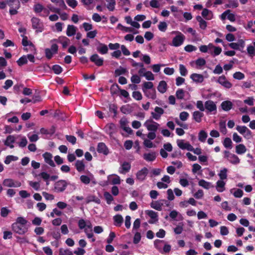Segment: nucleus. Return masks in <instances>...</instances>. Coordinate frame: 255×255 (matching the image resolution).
I'll return each instance as SVG.
<instances>
[{
	"label": "nucleus",
	"mask_w": 255,
	"mask_h": 255,
	"mask_svg": "<svg viewBox=\"0 0 255 255\" xmlns=\"http://www.w3.org/2000/svg\"><path fill=\"white\" fill-rule=\"evenodd\" d=\"M27 221L22 217H18L15 222L12 224V229L14 232L19 235H23L28 231L26 227Z\"/></svg>",
	"instance_id": "nucleus-1"
},
{
	"label": "nucleus",
	"mask_w": 255,
	"mask_h": 255,
	"mask_svg": "<svg viewBox=\"0 0 255 255\" xmlns=\"http://www.w3.org/2000/svg\"><path fill=\"white\" fill-rule=\"evenodd\" d=\"M32 28L36 30L37 33L41 32L44 30L43 22L38 18L33 17L31 19Z\"/></svg>",
	"instance_id": "nucleus-2"
},
{
	"label": "nucleus",
	"mask_w": 255,
	"mask_h": 255,
	"mask_svg": "<svg viewBox=\"0 0 255 255\" xmlns=\"http://www.w3.org/2000/svg\"><path fill=\"white\" fill-rule=\"evenodd\" d=\"M6 4L10 7L9 13L11 15H15L17 14V9L20 6L19 1H5Z\"/></svg>",
	"instance_id": "nucleus-3"
},
{
	"label": "nucleus",
	"mask_w": 255,
	"mask_h": 255,
	"mask_svg": "<svg viewBox=\"0 0 255 255\" xmlns=\"http://www.w3.org/2000/svg\"><path fill=\"white\" fill-rule=\"evenodd\" d=\"M68 183L65 180H59L54 183V190L57 192H62L67 188Z\"/></svg>",
	"instance_id": "nucleus-4"
},
{
	"label": "nucleus",
	"mask_w": 255,
	"mask_h": 255,
	"mask_svg": "<svg viewBox=\"0 0 255 255\" xmlns=\"http://www.w3.org/2000/svg\"><path fill=\"white\" fill-rule=\"evenodd\" d=\"M58 50V46L56 44H53L51 46V48H46L45 49V56L48 59L50 60L53 57V55L54 54H56L57 53Z\"/></svg>",
	"instance_id": "nucleus-5"
},
{
	"label": "nucleus",
	"mask_w": 255,
	"mask_h": 255,
	"mask_svg": "<svg viewBox=\"0 0 255 255\" xmlns=\"http://www.w3.org/2000/svg\"><path fill=\"white\" fill-rule=\"evenodd\" d=\"M144 126L147 128L148 130L155 132L157 130L159 125L151 119L147 120L144 123Z\"/></svg>",
	"instance_id": "nucleus-6"
},
{
	"label": "nucleus",
	"mask_w": 255,
	"mask_h": 255,
	"mask_svg": "<svg viewBox=\"0 0 255 255\" xmlns=\"http://www.w3.org/2000/svg\"><path fill=\"white\" fill-rule=\"evenodd\" d=\"M173 38L172 45L175 47H178L182 44L185 39L184 35L181 32Z\"/></svg>",
	"instance_id": "nucleus-7"
},
{
	"label": "nucleus",
	"mask_w": 255,
	"mask_h": 255,
	"mask_svg": "<svg viewBox=\"0 0 255 255\" xmlns=\"http://www.w3.org/2000/svg\"><path fill=\"white\" fill-rule=\"evenodd\" d=\"M217 82L227 89H230L233 86L232 84L227 80L226 76L224 75L220 76Z\"/></svg>",
	"instance_id": "nucleus-8"
},
{
	"label": "nucleus",
	"mask_w": 255,
	"mask_h": 255,
	"mask_svg": "<svg viewBox=\"0 0 255 255\" xmlns=\"http://www.w3.org/2000/svg\"><path fill=\"white\" fill-rule=\"evenodd\" d=\"M90 60L99 67L102 66L104 64V59L102 58H100L97 54H94L91 55L90 57Z\"/></svg>",
	"instance_id": "nucleus-9"
},
{
	"label": "nucleus",
	"mask_w": 255,
	"mask_h": 255,
	"mask_svg": "<svg viewBox=\"0 0 255 255\" xmlns=\"http://www.w3.org/2000/svg\"><path fill=\"white\" fill-rule=\"evenodd\" d=\"M148 173V170L146 167L142 168L140 170H139L136 174V178L137 180L143 181L145 180L146 176Z\"/></svg>",
	"instance_id": "nucleus-10"
},
{
	"label": "nucleus",
	"mask_w": 255,
	"mask_h": 255,
	"mask_svg": "<svg viewBox=\"0 0 255 255\" xmlns=\"http://www.w3.org/2000/svg\"><path fill=\"white\" fill-rule=\"evenodd\" d=\"M45 162L51 167H55V164L52 160V155L51 153L46 152L42 155Z\"/></svg>",
	"instance_id": "nucleus-11"
},
{
	"label": "nucleus",
	"mask_w": 255,
	"mask_h": 255,
	"mask_svg": "<svg viewBox=\"0 0 255 255\" xmlns=\"http://www.w3.org/2000/svg\"><path fill=\"white\" fill-rule=\"evenodd\" d=\"M205 109H206L209 112L216 111L217 106L214 102L212 100H208L205 103Z\"/></svg>",
	"instance_id": "nucleus-12"
},
{
	"label": "nucleus",
	"mask_w": 255,
	"mask_h": 255,
	"mask_svg": "<svg viewBox=\"0 0 255 255\" xmlns=\"http://www.w3.org/2000/svg\"><path fill=\"white\" fill-rule=\"evenodd\" d=\"M97 151L100 153L107 155L109 154V149L105 143L100 142L98 143L97 148Z\"/></svg>",
	"instance_id": "nucleus-13"
},
{
	"label": "nucleus",
	"mask_w": 255,
	"mask_h": 255,
	"mask_svg": "<svg viewBox=\"0 0 255 255\" xmlns=\"http://www.w3.org/2000/svg\"><path fill=\"white\" fill-rule=\"evenodd\" d=\"M146 213L152 219L148 221V223L149 224H154L158 221V214L157 212H155L153 210H147L146 211Z\"/></svg>",
	"instance_id": "nucleus-14"
},
{
	"label": "nucleus",
	"mask_w": 255,
	"mask_h": 255,
	"mask_svg": "<svg viewBox=\"0 0 255 255\" xmlns=\"http://www.w3.org/2000/svg\"><path fill=\"white\" fill-rule=\"evenodd\" d=\"M190 78L197 83H201L204 81V76L200 74L193 73L190 75Z\"/></svg>",
	"instance_id": "nucleus-15"
},
{
	"label": "nucleus",
	"mask_w": 255,
	"mask_h": 255,
	"mask_svg": "<svg viewBox=\"0 0 255 255\" xmlns=\"http://www.w3.org/2000/svg\"><path fill=\"white\" fill-rule=\"evenodd\" d=\"M177 145L182 149H187L189 151L192 150L193 146L189 142L184 143L183 140H178Z\"/></svg>",
	"instance_id": "nucleus-16"
},
{
	"label": "nucleus",
	"mask_w": 255,
	"mask_h": 255,
	"mask_svg": "<svg viewBox=\"0 0 255 255\" xmlns=\"http://www.w3.org/2000/svg\"><path fill=\"white\" fill-rule=\"evenodd\" d=\"M99 46L97 48V51L101 54H107L108 52V47L107 45L98 41Z\"/></svg>",
	"instance_id": "nucleus-17"
},
{
	"label": "nucleus",
	"mask_w": 255,
	"mask_h": 255,
	"mask_svg": "<svg viewBox=\"0 0 255 255\" xmlns=\"http://www.w3.org/2000/svg\"><path fill=\"white\" fill-rule=\"evenodd\" d=\"M15 138L13 135H9L7 136L6 140L4 141V144L6 146H9L10 148H13L14 145L12 144L15 142Z\"/></svg>",
	"instance_id": "nucleus-18"
},
{
	"label": "nucleus",
	"mask_w": 255,
	"mask_h": 255,
	"mask_svg": "<svg viewBox=\"0 0 255 255\" xmlns=\"http://www.w3.org/2000/svg\"><path fill=\"white\" fill-rule=\"evenodd\" d=\"M114 225L117 227H121L122 225L124 219L121 215L117 214L114 216Z\"/></svg>",
	"instance_id": "nucleus-19"
},
{
	"label": "nucleus",
	"mask_w": 255,
	"mask_h": 255,
	"mask_svg": "<svg viewBox=\"0 0 255 255\" xmlns=\"http://www.w3.org/2000/svg\"><path fill=\"white\" fill-rule=\"evenodd\" d=\"M233 103L230 101H225L221 103L222 109L225 111H229L233 108Z\"/></svg>",
	"instance_id": "nucleus-20"
},
{
	"label": "nucleus",
	"mask_w": 255,
	"mask_h": 255,
	"mask_svg": "<svg viewBox=\"0 0 255 255\" xmlns=\"http://www.w3.org/2000/svg\"><path fill=\"white\" fill-rule=\"evenodd\" d=\"M143 157L146 161H153L155 159L156 154L155 152H151L148 153H145L143 154Z\"/></svg>",
	"instance_id": "nucleus-21"
},
{
	"label": "nucleus",
	"mask_w": 255,
	"mask_h": 255,
	"mask_svg": "<svg viewBox=\"0 0 255 255\" xmlns=\"http://www.w3.org/2000/svg\"><path fill=\"white\" fill-rule=\"evenodd\" d=\"M247 148L243 144H239L236 146V152L238 154H243L246 152Z\"/></svg>",
	"instance_id": "nucleus-22"
},
{
	"label": "nucleus",
	"mask_w": 255,
	"mask_h": 255,
	"mask_svg": "<svg viewBox=\"0 0 255 255\" xmlns=\"http://www.w3.org/2000/svg\"><path fill=\"white\" fill-rule=\"evenodd\" d=\"M163 206L162 203H161L160 200H157L156 201H152L150 203V207L157 211H161L162 207Z\"/></svg>",
	"instance_id": "nucleus-23"
},
{
	"label": "nucleus",
	"mask_w": 255,
	"mask_h": 255,
	"mask_svg": "<svg viewBox=\"0 0 255 255\" xmlns=\"http://www.w3.org/2000/svg\"><path fill=\"white\" fill-rule=\"evenodd\" d=\"M167 83L165 81H161L159 83L157 90L160 93L163 94L165 93L167 90Z\"/></svg>",
	"instance_id": "nucleus-24"
},
{
	"label": "nucleus",
	"mask_w": 255,
	"mask_h": 255,
	"mask_svg": "<svg viewBox=\"0 0 255 255\" xmlns=\"http://www.w3.org/2000/svg\"><path fill=\"white\" fill-rule=\"evenodd\" d=\"M76 27L73 25H68L67 28L66 34L68 36L74 35L76 33Z\"/></svg>",
	"instance_id": "nucleus-25"
},
{
	"label": "nucleus",
	"mask_w": 255,
	"mask_h": 255,
	"mask_svg": "<svg viewBox=\"0 0 255 255\" xmlns=\"http://www.w3.org/2000/svg\"><path fill=\"white\" fill-rule=\"evenodd\" d=\"M75 166L78 172L83 171L85 168V165L83 160H77L75 164Z\"/></svg>",
	"instance_id": "nucleus-26"
},
{
	"label": "nucleus",
	"mask_w": 255,
	"mask_h": 255,
	"mask_svg": "<svg viewBox=\"0 0 255 255\" xmlns=\"http://www.w3.org/2000/svg\"><path fill=\"white\" fill-rule=\"evenodd\" d=\"M130 164L128 162L125 161L122 165V170L120 171V173L122 174H126L130 170Z\"/></svg>",
	"instance_id": "nucleus-27"
},
{
	"label": "nucleus",
	"mask_w": 255,
	"mask_h": 255,
	"mask_svg": "<svg viewBox=\"0 0 255 255\" xmlns=\"http://www.w3.org/2000/svg\"><path fill=\"white\" fill-rule=\"evenodd\" d=\"M203 116V113L199 111H195L193 113V118L197 123H200L201 122V119Z\"/></svg>",
	"instance_id": "nucleus-28"
},
{
	"label": "nucleus",
	"mask_w": 255,
	"mask_h": 255,
	"mask_svg": "<svg viewBox=\"0 0 255 255\" xmlns=\"http://www.w3.org/2000/svg\"><path fill=\"white\" fill-rule=\"evenodd\" d=\"M216 189L219 192H222L225 190V182L222 180H218L216 183Z\"/></svg>",
	"instance_id": "nucleus-29"
},
{
	"label": "nucleus",
	"mask_w": 255,
	"mask_h": 255,
	"mask_svg": "<svg viewBox=\"0 0 255 255\" xmlns=\"http://www.w3.org/2000/svg\"><path fill=\"white\" fill-rule=\"evenodd\" d=\"M145 96L148 98L155 100L156 98V91L154 89H152L150 91H146L143 92Z\"/></svg>",
	"instance_id": "nucleus-30"
},
{
	"label": "nucleus",
	"mask_w": 255,
	"mask_h": 255,
	"mask_svg": "<svg viewBox=\"0 0 255 255\" xmlns=\"http://www.w3.org/2000/svg\"><path fill=\"white\" fill-rule=\"evenodd\" d=\"M94 202L98 204H100L101 203L100 199L98 197L95 195L89 196L87 198V203H89L90 202Z\"/></svg>",
	"instance_id": "nucleus-31"
},
{
	"label": "nucleus",
	"mask_w": 255,
	"mask_h": 255,
	"mask_svg": "<svg viewBox=\"0 0 255 255\" xmlns=\"http://www.w3.org/2000/svg\"><path fill=\"white\" fill-rule=\"evenodd\" d=\"M198 184L200 186H201L206 189H209L211 187H213V186H211V183L207 182L204 179H201L199 180Z\"/></svg>",
	"instance_id": "nucleus-32"
},
{
	"label": "nucleus",
	"mask_w": 255,
	"mask_h": 255,
	"mask_svg": "<svg viewBox=\"0 0 255 255\" xmlns=\"http://www.w3.org/2000/svg\"><path fill=\"white\" fill-rule=\"evenodd\" d=\"M207 136V133L205 130H201L198 134V139L200 141L204 142Z\"/></svg>",
	"instance_id": "nucleus-33"
},
{
	"label": "nucleus",
	"mask_w": 255,
	"mask_h": 255,
	"mask_svg": "<svg viewBox=\"0 0 255 255\" xmlns=\"http://www.w3.org/2000/svg\"><path fill=\"white\" fill-rule=\"evenodd\" d=\"M228 161L233 164H238L240 162V159L238 156L233 153Z\"/></svg>",
	"instance_id": "nucleus-34"
},
{
	"label": "nucleus",
	"mask_w": 255,
	"mask_h": 255,
	"mask_svg": "<svg viewBox=\"0 0 255 255\" xmlns=\"http://www.w3.org/2000/svg\"><path fill=\"white\" fill-rule=\"evenodd\" d=\"M227 172L228 169L226 168H224L223 169L220 170L218 174V176H219L220 180H224L227 178Z\"/></svg>",
	"instance_id": "nucleus-35"
},
{
	"label": "nucleus",
	"mask_w": 255,
	"mask_h": 255,
	"mask_svg": "<svg viewBox=\"0 0 255 255\" xmlns=\"http://www.w3.org/2000/svg\"><path fill=\"white\" fill-rule=\"evenodd\" d=\"M58 41L62 44V47L63 48H66L69 44L70 40L66 37H63L62 38H59Z\"/></svg>",
	"instance_id": "nucleus-36"
},
{
	"label": "nucleus",
	"mask_w": 255,
	"mask_h": 255,
	"mask_svg": "<svg viewBox=\"0 0 255 255\" xmlns=\"http://www.w3.org/2000/svg\"><path fill=\"white\" fill-rule=\"evenodd\" d=\"M127 72V70L126 68L120 67L119 68L117 69L115 71V76L117 77L121 75H124Z\"/></svg>",
	"instance_id": "nucleus-37"
},
{
	"label": "nucleus",
	"mask_w": 255,
	"mask_h": 255,
	"mask_svg": "<svg viewBox=\"0 0 255 255\" xmlns=\"http://www.w3.org/2000/svg\"><path fill=\"white\" fill-rule=\"evenodd\" d=\"M23 37L22 40V44L23 46L25 47L27 45H29L30 46L32 47L35 49V47L34 44L31 42L28 41V38L26 36L22 35Z\"/></svg>",
	"instance_id": "nucleus-38"
},
{
	"label": "nucleus",
	"mask_w": 255,
	"mask_h": 255,
	"mask_svg": "<svg viewBox=\"0 0 255 255\" xmlns=\"http://www.w3.org/2000/svg\"><path fill=\"white\" fill-rule=\"evenodd\" d=\"M153 87V84L151 82H145L143 84L142 91L143 92L146 91L147 89H152Z\"/></svg>",
	"instance_id": "nucleus-39"
},
{
	"label": "nucleus",
	"mask_w": 255,
	"mask_h": 255,
	"mask_svg": "<svg viewBox=\"0 0 255 255\" xmlns=\"http://www.w3.org/2000/svg\"><path fill=\"white\" fill-rule=\"evenodd\" d=\"M232 141L230 138L226 137L223 141V145L225 147L231 149L232 148Z\"/></svg>",
	"instance_id": "nucleus-40"
},
{
	"label": "nucleus",
	"mask_w": 255,
	"mask_h": 255,
	"mask_svg": "<svg viewBox=\"0 0 255 255\" xmlns=\"http://www.w3.org/2000/svg\"><path fill=\"white\" fill-rule=\"evenodd\" d=\"M2 184L4 186L9 187H13L14 185V180L12 179H5L3 181Z\"/></svg>",
	"instance_id": "nucleus-41"
},
{
	"label": "nucleus",
	"mask_w": 255,
	"mask_h": 255,
	"mask_svg": "<svg viewBox=\"0 0 255 255\" xmlns=\"http://www.w3.org/2000/svg\"><path fill=\"white\" fill-rule=\"evenodd\" d=\"M219 128L220 131L225 134L227 133V130L226 128V122L225 121H221L219 123Z\"/></svg>",
	"instance_id": "nucleus-42"
},
{
	"label": "nucleus",
	"mask_w": 255,
	"mask_h": 255,
	"mask_svg": "<svg viewBox=\"0 0 255 255\" xmlns=\"http://www.w3.org/2000/svg\"><path fill=\"white\" fill-rule=\"evenodd\" d=\"M18 159V157L17 156H15L13 155H7L4 161V162L6 164H9L12 161H16Z\"/></svg>",
	"instance_id": "nucleus-43"
},
{
	"label": "nucleus",
	"mask_w": 255,
	"mask_h": 255,
	"mask_svg": "<svg viewBox=\"0 0 255 255\" xmlns=\"http://www.w3.org/2000/svg\"><path fill=\"white\" fill-rule=\"evenodd\" d=\"M59 255H73V253L72 251H70V249H63V248H60L59 249Z\"/></svg>",
	"instance_id": "nucleus-44"
},
{
	"label": "nucleus",
	"mask_w": 255,
	"mask_h": 255,
	"mask_svg": "<svg viewBox=\"0 0 255 255\" xmlns=\"http://www.w3.org/2000/svg\"><path fill=\"white\" fill-rule=\"evenodd\" d=\"M54 73L57 75L60 74L63 71V68L59 65H54L52 67Z\"/></svg>",
	"instance_id": "nucleus-45"
},
{
	"label": "nucleus",
	"mask_w": 255,
	"mask_h": 255,
	"mask_svg": "<svg viewBox=\"0 0 255 255\" xmlns=\"http://www.w3.org/2000/svg\"><path fill=\"white\" fill-rule=\"evenodd\" d=\"M104 196L108 204H110L114 200L112 195L108 192H105L104 194Z\"/></svg>",
	"instance_id": "nucleus-46"
},
{
	"label": "nucleus",
	"mask_w": 255,
	"mask_h": 255,
	"mask_svg": "<svg viewBox=\"0 0 255 255\" xmlns=\"http://www.w3.org/2000/svg\"><path fill=\"white\" fill-rule=\"evenodd\" d=\"M158 29L162 32H165L167 28V24L166 22L160 21L158 25Z\"/></svg>",
	"instance_id": "nucleus-47"
},
{
	"label": "nucleus",
	"mask_w": 255,
	"mask_h": 255,
	"mask_svg": "<svg viewBox=\"0 0 255 255\" xmlns=\"http://www.w3.org/2000/svg\"><path fill=\"white\" fill-rule=\"evenodd\" d=\"M27 63V60L26 56L23 55L20 57L18 60L17 61V63L18 66H21L24 64H26Z\"/></svg>",
	"instance_id": "nucleus-48"
},
{
	"label": "nucleus",
	"mask_w": 255,
	"mask_h": 255,
	"mask_svg": "<svg viewBox=\"0 0 255 255\" xmlns=\"http://www.w3.org/2000/svg\"><path fill=\"white\" fill-rule=\"evenodd\" d=\"M132 97L137 100H141L142 98V96L141 93L139 91H133L132 94Z\"/></svg>",
	"instance_id": "nucleus-49"
},
{
	"label": "nucleus",
	"mask_w": 255,
	"mask_h": 255,
	"mask_svg": "<svg viewBox=\"0 0 255 255\" xmlns=\"http://www.w3.org/2000/svg\"><path fill=\"white\" fill-rule=\"evenodd\" d=\"M43 6L41 4L37 3L34 5V11L35 13H41L42 10H43Z\"/></svg>",
	"instance_id": "nucleus-50"
},
{
	"label": "nucleus",
	"mask_w": 255,
	"mask_h": 255,
	"mask_svg": "<svg viewBox=\"0 0 255 255\" xmlns=\"http://www.w3.org/2000/svg\"><path fill=\"white\" fill-rule=\"evenodd\" d=\"M120 90V87L117 84L115 83L113 84L110 88L111 92L112 94H115L117 93L118 90Z\"/></svg>",
	"instance_id": "nucleus-51"
},
{
	"label": "nucleus",
	"mask_w": 255,
	"mask_h": 255,
	"mask_svg": "<svg viewBox=\"0 0 255 255\" xmlns=\"http://www.w3.org/2000/svg\"><path fill=\"white\" fill-rule=\"evenodd\" d=\"M143 76L145 77L146 79L147 80H154V77L153 74L152 73L151 71H146L145 73L143 74Z\"/></svg>",
	"instance_id": "nucleus-52"
},
{
	"label": "nucleus",
	"mask_w": 255,
	"mask_h": 255,
	"mask_svg": "<svg viewBox=\"0 0 255 255\" xmlns=\"http://www.w3.org/2000/svg\"><path fill=\"white\" fill-rule=\"evenodd\" d=\"M179 71L181 76H185L187 74V70L183 64L179 65Z\"/></svg>",
	"instance_id": "nucleus-53"
},
{
	"label": "nucleus",
	"mask_w": 255,
	"mask_h": 255,
	"mask_svg": "<svg viewBox=\"0 0 255 255\" xmlns=\"http://www.w3.org/2000/svg\"><path fill=\"white\" fill-rule=\"evenodd\" d=\"M233 78L237 80H242L245 78V75L241 72H236L233 74Z\"/></svg>",
	"instance_id": "nucleus-54"
},
{
	"label": "nucleus",
	"mask_w": 255,
	"mask_h": 255,
	"mask_svg": "<svg viewBox=\"0 0 255 255\" xmlns=\"http://www.w3.org/2000/svg\"><path fill=\"white\" fill-rule=\"evenodd\" d=\"M118 107L115 104H111L109 106V111L114 114V117H116L117 115Z\"/></svg>",
	"instance_id": "nucleus-55"
},
{
	"label": "nucleus",
	"mask_w": 255,
	"mask_h": 255,
	"mask_svg": "<svg viewBox=\"0 0 255 255\" xmlns=\"http://www.w3.org/2000/svg\"><path fill=\"white\" fill-rule=\"evenodd\" d=\"M176 96L178 99H183L184 97V91L183 89H179L176 92Z\"/></svg>",
	"instance_id": "nucleus-56"
},
{
	"label": "nucleus",
	"mask_w": 255,
	"mask_h": 255,
	"mask_svg": "<svg viewBox=\"0 0 255 255\" xmlns=\"http://www.w3.org/2000/svg\"><path fill=\"white\" fill-rule=\"evenodd\" d=\"M65 137L66 140L72 144H75L76 143L77 139L75 136L73 135H66Z\"/></svg>",
	"instance_id": "nucleus-57"
},
{
	"label": "nucleus",
	"mask_w": 255,
	"mask_h": 255,
	"mask_svg": "<svg viewBox=\"0 0 255 255\" xmlns=\"http://www.w3.org/2000/svg\"><path fill=\"white\" fill-rule=\"evenodd\" d=\"M229 3L225 4L226 7L235 8L238 6L239 4L237 1H228Z\"/></svg>",
	"instance_id": "nucleus-58"
},
{
	"label": "nucleus",
	"mask_w": 255,
	"mask_h": 255,
	"mask_svg": "<svg viewBox=\"0 0 255 255\" xmlns=\"http://www.w3.org/2000/svg\"><path fill=\"white\" fill-rule=\"evenodd\" d=\"M83 4L87 6L88 9L91 10L93 8L95 4H93L94 1H82Z\"/></svg>",
	"instance_id": "nucleus-59"
},
{
	"label": "nucleus",
	"mask_w": 255,
	"mask_h": 255,
	"mask_svg": "<svg viewBox=\"0 0 255 255\" xmlns=\"http://www.w3.org/2000/svg\"><path fill=\"white\" fill-rule=\"evenodd\" d=\"M247 129H248V128L245 126H237L236 127V129L237 130V131L242 135H244V133H245L246 130Z\"/></svg>",
	"instance_id": "nucleus-60"
},
{
	"label": "nucleus",
	"mask_w": 255,
	"mask_h": 255,
	"mask_svg": "<svg viewBox=\"0 0 255 255\" xmlns=\"http://www.w3.org/2000/svg\"><path fill=\"white\" fill-rule=\"evenodd\" d=\"M189 116V114L187 112H182L179 115L180 119L182 121L187 120Z\"/></svg>",
	"instance_id": "nucleus-61"
},
{
	"label": "nucleus",
	"mask_w": 255,
	"mask_h": 255,
	"mask_svg": "<svg viewBox=\"0 0 255 255\" xmlns=\"http://www.w3.org/2000/svg\"><path fill=\"white\" fill-rule=\"evenodd\" d=\"M141 240V235L139 232H136L133 237V242L134 244H138Z\"/></svg>",
	"instance_id": "nucleus-62"
},
{
	"label": "nucleus",
	"mask_w": 255,
	"mask_h": 255,
	"mask_svg": "<svg viewBox=\"0 0 255 255\" xmlns=\"http://www.w3.org/2000/svg\"><path fill=\"white\" fill-rule=\"evenodd\" d=\"M131 81L134 84H138L140 82V78L137 75H133L131 77Z\"/></svg>",
	"instance_id": "nucleus-63"
},
{
	"label": "nucleus",
	"mask_w": 255,
	"mask_h": 255,
	"mask_svg": "<svg viewBox=\"0 0 255 255\" xmlns=\"http://www.w3.org/2000/svg\"><path fill=\"white\" fill-rule=\"evenodd\" d=\"M80 180L82 183L85 184H88L90 182V178L86 175H81L80 176Z\"/></svg>",
	"instance_id": "nucleus-64"
}]
</instances>
